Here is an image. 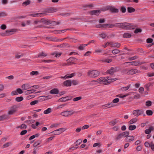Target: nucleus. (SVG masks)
Listing matches in <instances>:
<instances>
[{"label":"nucleus","mask_w":154,"mask_h":154,"mask_svg":"<svg viewBox=\"0 0 154 154\" xmlns=\"http://www.w3.org/2000/svg\"><path fill=\"white\" fill-rule=\"evenodd\" d=\"M116 80V79H110L108 77H100L97 80L92 81L89 84L91 85H97L99 84H106Z\"/></svg>","instance_id":"obj_1"},{"label":"nucleus","mask_w":154,"mask_h":154,"mask_svg":"<svg viewBox=\"0 0 154 154\" xmlns=\"http://www.w3.org/2000/svg\"><path fill=\"white\" fill-rule=\"evenodd\" d=\"M116 25V26H119L121 28L127 30L134 29L135 27L134 25L128 23H117Z\"/></svg>","instance_id":"obj_2"},{"label":"nucleus","mask_w":154,"mask_h":154,"mask_svg":"<svg viewBox=\"0 0 154 154\" xmlns=\"http://www.w3.org/2000/svg\"><path fill=\"white\" fill-rule=\"evenodd\" d=\"M77 112L74 111L73 110L63 111L60 113V115L63 117H69Z\"/></svg>","instance_id":"obj_3"},{"label":"nucleus","mask_w":154,"mask_h":154,"mask_svg":"<svg viewBox=\"0 0 154 154\" xmlns=\"http://www.w3.org/2000/svg\"><path fill=\"white\" fill-rule=\"evenodd\" d=\"M99 72L96 70H90L88 72L87 75L90 77H96L99 75Z\"/></svg>","instance_id":"obj_4"},{"label":"nucleus","mask_w":154,"mask_h":154,"mask_svg":"<svg viewBox=\"0 0 154 154\" xmlns=\"http://www.w3.org/2000/svg\"><path fill=\"white\" fill-rule=\"evenodd\" d=\"M51 23V21L45 18H43L39 20V27H44L45 25Z\"/></svg>","instance_id":"obj_5"},{"label":"nucleus","mask_w":154,"mask_h":154,"mask_svg":"<svg viewBox=\"0 0 154 154\" xmlns=\"http://www.w3.org/2000/svg\"><path fill=\"white\" fill-rule=\"evenodd\" d=\"M129 134V133L128 131H125L122 133L119 134L116 137V140H118L122 139L123 137H125L128 136Z\"/></svg>","instance_id":"obj_6"},{"label":"nucleus","mask_w":154,"mask_h":154,"mask_svg":"<svg viewBox=\"0 0 154 154\" xmlns=\"http://www.w3.org/2000/svg\"><path fill=\"white\" fill-rule=\"evenodd\" d=\"M18 107L16 105H14L10 107V109L8 112V115H12L16 112L17 109Z\"/></svg>","instance_id":"obj_7"},{"label":"nucleus","mask_w":154,"mask_h":154,"mask_svg":"<svg viewBox=\"0 0 154 154\" xmlns=\"http://www.w3.org/2000/svg\"><path fill=\"white\" fill-rule=\"evenodd\" d=\"M66 130V129L65 128H61L54 130L51 133H53L54 135H59L64 132Z\"/></svg>","instance_id":"obj_8"},{"label":"nucleus","mask_w":154,"mask_h":154,"mask_svg":"<svg viewBox=\"0 0 154 154\" xmlns=\"http://www.w3.org/2000/svg\"><path fill=\"white\" fill-rule=\"evenodd\" d=\"M138 72V70L136 69H132L130 70H126L125 72H124L125 74L129 75H132L135 74Z\"/></svg>","instance_id":"obj_9"},{"label":"nucleus","mask_w":154,"mask_h":154,"mask_svg":"<svg viewBox=\"0 0 154 154\" xmlns=\"http://www.w3.org/2000/svg\"><path fill=\"white\" fill-rule=\"evenodd\" d=\"M116 24L115 25L112 24H103V25H99L97 26L98 28H112L115 26H116Z\"/></svg>","instance_id":"obj_10"},{"label":"nucleus","mask_w":154,"mask_h":154,"mask_svg":"<svg viewBox=\"0 0 154 154\" xmlns=\"http://www.w3.org/2000/svg\"><path fill=\"white\" fill-rule=\"evenodd\" d=\"M17 31V29H11L8 30L6 31L7 33V35H10L14 34L15 32Z\"/></svg>","instance_id":"obj_11"},{"label":"nucleus","mask_w":154,"mask_h":154,"mask_svg":"<svg viewBox=\"0 0 154 154\" xmlns=\"http://www.w3.org/2000/svg\"><path fill=\"white\" fill-rule=\"evenodd\" d=\"M142 112H143L140 110H135L133 111V114L137 117L140 115Z\"/></svg>","instance_id":"obj_12"},{"label":"nucleus","mask_w":154,"mask_h":154,"mask_svg":"<svg viewBox=\"0 0 154 154\" xmlns=\"http://www.w3.org/2000/svg\"><path fill=\"white\" fill-rule=\"evenodd\" d=\"M109 46L111 47H117L119 48L120 46V44L118 43H115L114 42H109Z\"/></svg>","instance_id":"obj_13"},{"label":"nucleus","mask_w":154,"mask_h":154,"mask_svg":"<svg viewBox=\"0 0 154 154\" xmlns=\"http://www.w3.org/2000/svg\"><path fill=\"white\" fill-rule=\"evenodd\" d=\"M115 106V105L114 103H110L106 104L104 105H103L102 106V108L103 109H106L114 106Z\"/></svg>","instance_id":"obj_14"},{"label":"nucleus","mask_w":154,"mask_h":154,"mask_svg":"<svg viewBox=\"0 0 154 154\" xmlns=\"http://www.w3.org/2000/svg\"><path fill=\"white\" fill-rule=\"evenodd\" d=\"M21 88L23 90H26L31 88V87L29 83H26L22 85Z\"/></svg>","instance_id":"obj_15"},{"label":"nucleus","mask_w":154,"mask_h":154,"mask_svg":"<svg viewBox=\"0 0 154 154\" xmlns=\"http://www.w3.org/2000/svg\"><path fill=\"white\" fill-rule=\"evenodd\" d=\"M63 85L66 87L71 86L72 85V81L70 80H66L63 82Z\"/></svg>","instance_id":"obj_16"},{"label":"nucleus","mask_w":154,"mask_h":154,"mask_svg":"<svg viewBox=\"0 0 154 154\" xmlns=\"http://www.w3.org/2000/svg\"><path fill=\"white\" fill-rule=\"evenodd\" d=\"M134 140V137L133 136H128L125 139V140L127 142L132 141Z\"/></svg>","instance_id":"obj_17"},{"label":"nucleus","mask_w":154,"mask_h":154,"mask_svg":"<svg viewBox=\"0 0 154 154\" xmlns=\"http://www.w3.org/2000/svg\"><path fill=\"white\" fill-rule=\"evenodd\" d=\"M109 10L112 12L117 13L119 12V9L114 7L109 6Z\"/></svg>","instance_id":"obj_18"},{"label":"nucleus","mask_w":154,"mask_h":154,"mask_svg":"<svg viewBox=\"0 0 154 154\" xmlns=\"http://www.w3.org/2000/svg\"><path fill=\"white\" fill-rule=\"evenodd\" d=\"M116 69L115 68H114L113 67H111L110 69L109 70H108L106 72L107 73L109 74L110 75L113 74V73L116 72Z\"/></svg>","instance_id":"obj_19"},{"label":"nucleus","mask_w":154,"mask_h":154,"mask_svg":"<svg viewBox=\"0 0 154 154\" xmlns=\"http://www.w3.org/2000/svg\"><path fill=\"white\" fill-rule=\"evenodd\" d=\"M59 92V90L57 88H54L50 91V93L52 94H58Z\"/></svg>","instance_id":"obj_20"},{"label":"nucleus","mask_w":154,"mask_h":154,"mask_svg":"<svg viewBox=\"0 0 154 154\" xmlns=\"http://www.w3.org/2000/svg\"><path fill=\"white\" fill-rule=\"evenodd\" d=\"M9 116L8 115H4L0 116V121H3L9 119Z\"/></svg>","instance_id":"obj_21"},{"label":"nucleus","mask_w":154,"mask_h":154,"mask_svg":"<svg viewBox=\"0 0 154 154\" xmlns=\"http://www.w3.org/2000/svg\"><path fill=\"white\" fill-rule=\"evenodd\" d=\"M100 11L99 10H96L91 11L90 13L92 15H98L100 14Z\"/></svg>","instance_id":"obj_22"},{"label":"nucleus","mask_w":154,"mask_h":154,"mask_svg":"<svg viewBox=\"0 0 154 154\" xmlns=\"http://www.w3.org/2000/svg\"><path fill=\"white\" fill-rule=\"evenodd\" d=\"M70 99L69 97H62L60 99L59 101L60 102H65L69 100Z\"/></svg>","instance_id":"obj_23"},{"label":"nucleus","mask_w":154,"mask_h":154,"mask_svg":"<svg viewBox=\"0 0 154 154\" xmlns=\"http://www.w3.org/2000/svg\"><path fill=\"white\" fill-rule=\"evenodd\" d=\"M138 121L137 118H135L131 119L128 122L129 124H132L135 123Z\"/></svg>","instance_id":"obj_24"},{"label":"nucleus","mask_w":154,"mask_h":154,"mask_svg":"<svg viewBox=\"0 0 154 154\" xmlns=\"http://www.w3.org/2000/svg\"><path fill=\"white\" fill-rule=\"evenodd\" d=\"M49 97V96H41L39 97V101H42L45 100H47L48 98ZM50 97H51L50 96Z\"/></svg>","instance_id":"obj_25"},{"label":"nucleus","mask_w":154,"mask_h":154,"mask_svg":"<svg viewBox=\"0 0 154 154\" xmlns=\"http://www.w3.org/2000/svg\"><path fill=\"white\" fill-rule=\"evenodd\" d=\"M30 88V90H28L25 92V93L26 94H31L35 91V90L33 89L32 88Z\"/></svg>","instance_id":"obj_26"},{"label":"nucleus","mask_w":154,"mask_h":154,"mask_svg":"<svg viewBox=\"0 0 154 154\" xmlns=\"http://www.w3.org/2000/svg\"><path fill=\"white\" fill-rule=\"evenodd\" d=\"M153 129V127H150L149 129H146L145 130V133L146 134H149L151 132V131Z\"/></svg>","instance_id":"obj_27"},{"label":"nucleus","mask_w":154,"mask_h":154,"mask_svg":"<svg viewBox=\"0 0 154 154\" xmlns=\"http://www.w3.org/2000/svg\"><path fill=\"white\" fill-rule=\"evenodd\" d=\"M38 74V71H32L30 73V75L31 76H36Z\"/></svg>","instance_id":"obj_28"},{"label":"nucleus","mask_w":154,"mask_h":154,"mask_svg":"<svg viewBox=\"0 0 154 154\" xmlns=\"http://www.w3.org/2000/svg\"><path fill=\"white\" fill-rule=\"evenodd\" d=\"M136 128V126L134 125H131L128 127V129L130 131H133Z\"/></svg>","instance_id":"obj_29"},{"label":"nucleus","mask_w":154,"mask_h":154,"mask_svg":"<svg viewBox=\"0 0 154 154\" xmlns=\"http://www.w3.org/2000/svg\"><path fill=\"white\" fill-rule=\"evenodd\" d=\"M51 112V109L50 108H48L46 110L44 111V113L45 114H47L50 113Z\"/></svg>","instance_id":"obj_30"},{"label":"nucleus","mask_w":154,"mask_h":154,"mask_svg":"<svg viewBox=\"0 0 154 154\" xmlns=\"http://www.w3.org/2000/svg\"><path fill=\"white\" fill-rule=\"evenodd\" d=\"M12 144V143L11 142H8L3 145L2 148H6L10 145H11Z\"/></svg>","instance_id":"obj_31"},{"label":"nucleus","mask_w":154,"mask_h":154,"mask_svg":"<svg viewBox=\"0 0 154 154\" xmlns=\"http://www.w3.org/2000/svg\"><path fill=\"white\" fill-rule=\"evenodd\" d=\"M130 95V94H125V95H122L121 94H118V95H117L116 96V97H120V98H124V97H127L128 95Z\"/></svg>","instance_id":"obj_32"},{"label":"nucleus","mask_w":154,"mask_h":154,"mask_svg":"<svg viewBox=\"0 0 154 154\" xmlns=\"http://www.w3.org/2000/svg\"><path fill=\"white\" fill-rule=\"evenodd\" d=\"M112 52L113 54L115 55L119 54L120 52V51L117 49H115L112 50Z\"/></svg>","instance_id":"obj_33"},{"label":"nucleus","mask_w":154,"mask_h":154,"mask_svg":"<svg viewBox=\"0 0 154 154\" xmlns=\"http://www.w3.org/2000/svg\"><path fill=\"white\" fill-rule=\"evenodd\" d=\"M61 53H53L51 54V55L53 56H54L56 57H59L61 55Z\"/></svg>","instance_id":"obj_34"},{"label":"nucleus","mask_w":154,"mask_h":154,"mask_svg":"<svg viewBox=\"0 0 154 154\" xmlns=\"http://www.w3.org/2000/svg\"><path fill=\"white\" fill-rule=\"evenodd\" d=\"M38 19L35 20L33 23V24L34 26V28H36L38 27Z\"/></svg>","instance_id":"obj_35"},{"label":"nucleus","mask_w":154,"mask_h":154,"mask_svg":"<svg viewBox=\"0 0 154 154\" xmlns=\"http://www.w3.org/2000/svg\"><path fill=\"white\" fill-rule=\"evenodd\" d=\"M127 9L128 12L129 13H132L135 11V9L132 7H128Z\"/></svg>","instance_id":"obj_36"},{"label":"nucleus","mask_w":154,"mask_h":154,"mask_svg":"<svg viewBox=\"0 0 154 154\" xmlns=\"http://www.w3.org/2000/svg\"><path fill=\"white\" fill-rule=\"evenodd\" d=\"M131 35L129 33H125L123 35V37L125 38H130L131 37Z\"/></svg>","instance_id":"obj_37"},{"label":"nucleus","mask_w":154,"mask_h":154,"mask_svg":"<svg viewBox=\"0 0 154 154\" xmlns=\"http://www.w3.org/2000/svg\"><path fill=\"white\" fill-rule=\"evenodd\" d=\"M26 125L24 124H22L21 126H18L17 127V128H20L22 129H26Z\"/></svg>","instance_id":"obj_38"},{"label":"nucleus","mask_w":154,"mask_h":154,"mask_svg":"<svg viewBox=\"0 0 154 154\" xmlns=\"http://www.w3.org/2000/svg\"><path fill=\"white\" fill-rule=\"evenodd\" d=\"M38 134H36L35 135H32V136L30 137L29 140H31L32 139L35 138L36 137H38Z\"/></svg>","instance_id":"obj_39"},{"label":"nucleus","mask_w":154,"mask_h":154,"mask_svg":"<svg viewBox=\"0 0 154 154\" xmlns=\"http://www.w3.org/2000/svg\"><path fill=\"white\" fill-rule=\"evenodd\" d=\"M152 85V84L151 83H149L146 85L145 87L146 88L147 90L148 91L149 90V87Z\"/></svg>","instance_id":"obj_40"},{"label":"nucleus","mask_w":154,"mask_h":154,"mask_svg":"<svg viewBox=\"0 0 154 154\" xmlns=\"http://www.w3.org/2000/svg\"><path fill=\"white\" fill-rule=\"evenodd\" d=\"M152 143V142H151L150 143H149L148 142L146 141L144 143L145 146L146 147H149L150 146Z\"/></svg>","instance_id":"obj_41"},{"label":"nucleus","mask_w":154,"mask_h":154,"mask_svg":"<svg viewBox=\"0 0 154 154\" xmlns=\"http://www.w3.org/2000/svg\"><path fill=\"white\" fill-rule=\"evenodd\" d=\"M23 100V98L22 97H16L15 100L18 102L21 101Z\"/></svg>","instance_id":"obj_42"},{"label":"nucleus","mask_w":154,"mask_h":154,"mask_svg":"<svg viewBox=\"0 0 154 154\" xmlns=\"http://www.w3.org/2000/svg\"><path fill=\"white\" fill-rule=\"evenodd\" d=\"M101 145L102 144L100 143H95L93 144V146L94 147L98 146V147H99L101 146Z\"/></svg>","instance_id":"obj_43"},{"label":"nucleus","mask_w":154,"mask_h":154,"mask_svg":"<svg viewBox=\"0 0 154 154\" xmlns=\"http://www.w3.org/2000/svg\"><path fill=\"white\" fill-rule=\"evenodd\" d=\"M130 85H129L126 87H124L121 88L122 91H125L128 90L130 87Z\"/></svg>","instance_id":"obj_44"},{"label":"nucleus","mask_w":154,"mask_h":154,"mask_svg":"<svg viewBox=\"0 0 154 154\" xmlns=\"http://www.w3.org/2000/svg\"><path fill=\"white\" fill-rule=\"evenodd\" d=\"M30 1L28 0H27L23 3V6H27L30 4Z\"/></svg>","instance_id":"obj_45"},{"label":"nucleus","mask_w":154,"mask_h":154,"mask_svg":"<svg viewBox=\"0 0 154 154\" xmlns=\"http://www.w3.org/2000/svg\"><path fill=\"white\" fill-rule=\"evenodd\" d=\"M82 99V98L81 97H78L73 98L72 100L74 101H77L81 100Z\"/></svg>","instance_id":"obj_46"},{"label":"nucleus","mask_w":154,"mask_h":154,"mask_svg":"<svg viewBox=\"0 0 154 154\" xmlns=\"http://www.w3.org/2000/svg\"><path fill=\"white\" fill-rule=\"evenodd\" d=\"M146 113L148 116L152 115L153 113L152 112L151 110H148L146 111Z\"/></svg>","instance_id":"obj_47"},{"label":"nucleus","mask_w":154,"mask_h":154,"mask_svg":"<svg viewBox=\"0 0 154 154\" xmlns=\"http://www.w3.org/2000/svg\"><path fill=\"white\" fill-rule=\"evenodd\" d=\"M23 56V54H21L20 53H18L16 54L15 57L17 59L20 58L21 57Z\"/></svg>","instance_id":"obj_48"},{"label":"nucleus","mask_w":154,"mask_h":154,"mask_svg":"<svg viewBox=\"0 0 154 154\" xmlns=\"http://www.w3.org/2000/svg\"><path fill=\"white\" fill-rule=\"evenodd\" d=\"M116 120H114L109 122V124L111 126H113L116 124Z\"/></svg>","instance_id":"obj_49"},{"label":"nucleus","mask_w":154,"mask_h":154,"mask_svg":"<svg viewBox=\"0 0 154 154\" xmlns=\"http://www.w3.org/2000/svg\"><path fill=\"white\" fill-rule=\"evenodd\" d=\"M66 105V104H62L60 105H59L57 107V109H61L63 108L64 106Z\"/></svg>","instance_id":"obj_50"},{"label":"nucleus","mask_w":154,"mask_h":154,"mask_svg":"<svg viewBox=\"0 0 154 154\" xmlns=\"http://www.w3.org/2000/svg\"><path fill=\"white\" fill-rule=\"evenodd\" d=\"M47 56V54L44 52H42L40 54H39V57H45Z\"/></svg>","instance_id":"obj_51"},{"label":"nucleus","mask_w":154,"mask_h":154,"mask_svg":"<svg viewBox=\"0 0 154 154\" xmlns=\"http://www.w3.org/2000/svg\"><path fill=\"white\" fill-rule=\"evenodd\" d=\"M7 14L5 12H2L0 13V17L6 16Z\"/></svg>","instance_id":"obj_52"},{"label":"nucleus","mask_w":154,"mask_h":154,"mask_svg":"<svg viewBox=\"0 0 154 154\" xmlns=\"http://www.w3.org/2000/svg\"><path fill=\"white\" fill-rule=\"evenodd\" d=\"M82 140L81 139H79L77 140L76 142V146L79 145L82 142Z\"/></svg>","instance_id":"obj_53"},{"label":"nucleus","mask_w":154,"mask_h":154,"mask_svg":"<svg viewBox=\"0 0 154 154\" xmlns=\"http://www.w3.org/2000/svg\"><path fill=\"white\" fill-rule=\"evenodd\" d=\"M102 61L103 62H105L108 63H109L112 62V60L110 59H103L102 60Z\"/></svg>","instance_id":"obj_54"},{"label":"nucleus","mask_w":154,"mask_h":154,"mask_svg":"<svg viewBox=\"0 0 154 154\" xmlns=\"http://www.w3.org/2000/svg\"><path fill=\"white\" fill-rule=\"evenodd\" d=\"M120 10L122 13H124L126 11V8L125 7H122L121 8Z\"/></svg>","instance_id":"obj_55"},{"label":"nucleus","mask_w":154,"mask_h":154,"mask_svg":"<svg viewBox=\"0 0 154 154\" xmlns=\"http://www.w3.org/2000/svg\"><path fill=\"white\" fill-rule=\"evenodd\" d=\"M152 102L149 101H147L146 103V105L147 106H151Z\"/></svg>","instance_id":"obj_56"},{"label":"nucleus","mask_w":154,"mask_h":154,"mask_svg":"<svg viewBox=\"0 0 154 154\" xmlns=\"http://www.w3.org/2000/svg\"><path fill=\"white\" fill-rule=\"evenodd\" d=\"M29 15L32 16L33 17H38V13L32 14H29Z\"/></svg>","instance_id":"obj_57"},{"label":"nucleus","mask_w":154,"mask_h":154,"mask_svg":"<svg viewBox=\"0 0 154 154\" xmlns=\"http://www.w3.org/2000/svg\"><path fill=\"white\" fill-rule=\"evenodd\" d=\"M119 101V99L118 98H116L112 100V102L113 103H118Z\"/></svg>","instance_id":"obj_58"},{"label":"nucleus","mask_w":154,"mask_h":154,"mask_svg":"<svg viewBox=\"0 0 154 154\" xmlns=\"http://www.w3.org/2000/svg\"><path fill=\"white\" fill-rule=\"evenodd\" d=\"M144 91V88L143 87L140 88L138 90L139 92L141 94L143 93Z\"/></svg>","instance_id":"obj_59"},{"label":"nucleus","mask_w":154,"mask_h":154,"mask_svg":"<svg viewBox=\"0 0 154 154\" xmlns=\"http://www.w3.org/2000/svg\"><path fill=\"white\" fill-rule=\"evenodd\" d=\"M100 35L103 38H105L106 36V35L104 33L101 34Z\"/></svg>","instance_id":"obj_60"},{"label":"nucleus","mask_w":154,"mask_h":154,"mask_svg":"<svg viewBox=\"0 0 154 154\" xmlns=\"http://www.w3.org/2000/svg\"><path fill=\"white\" fill-rule=\"evenodd\" d=\"M79 82L76 80H73L72 81V84L74 85H76L78 84Z\"/></svg>","instance_id":"obj_61"},{"label":"nucleus","mask_w":154,"mask_h":154,"mask_svg":"<svg viewBox=\"0 0 154 154\" xmlns=\"http://www.w3.org/2000/svg\"><path fill=\"white\" fill-rule=\"evenodd\" d=\"M142 31V29H136L134 32L135 33H138V32H141Z\"/></svg>","instance_id":"obj_62"},{"label":"nucleus","mask_w":154,"mask_h":154,"mask_svg":"<svg viewBox=\"0 0 154 154\" xmlns=\"http://www.w3.org/2000/svg\"><path fill=\"white\" fill-rule=\"evenodd\" d=\"M7 28L6 26L4 24H2L1 26V28L2 29L5 30Z\"/></svg>","instance_id":"obj_63"},{"label":"nucleus","mask_w":154,"mask_h":154,"mask_svg":"<svg viewBox=\"0 0 154 154\" xmlns=\"http://www.w3.org/2000/svg\"><path fill=\"white\" fill-rule=\"evenodd\" d=\"M17 93L21 94L23 93L22 90L20 88H18L17 89Z\"/></svg>","instance_id":"obj_64"}]
</instances>
